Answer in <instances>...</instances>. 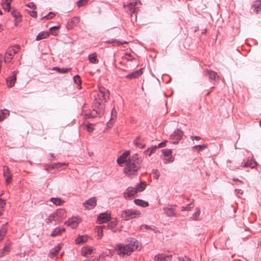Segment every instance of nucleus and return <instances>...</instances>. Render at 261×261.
Here are the masks:
<instances>
[{"label":"nucleus","instance_id":"e2e57ef3","mask_svg":"<svg viewBox=\"0 0 261 261\" xmlns=\"http://www.w3.org/2000/svg\"><path fill=\"white\" fill-rule=\"evenodd\" d=\"M167 141H164L162 142L159 144L158 146H157V148H162L166 145Z\"/></svg>","mask_w":261,"mask_h":261},{"label":"nucleus","instance_id":"20e7f679","mask_svg":"<svg viewBox=\"0 0 261 261\" xmlns=\"http://www.w3.org/2000/svg\"><path fill=\"white\" fill-rule=\"evenodd\" d=\"M140 212L137 210H126L122 211L121 217L124 220H128L140 216Z\"/></svg>","mask_w":261,"mask_h":261},{"label":"nucleus","instance_id":"052dcab7","mask_svg":"<svg viewBox=\"0 0 261 261\" xmlns=\"http://www.w3.org/2000/svg\"><path fill=\"white\" fill-rule=\"evenodd\" d=\"M235 192L236 195L240 197V194L242 195L243 194V191L241 189H235Z\"/></svg>","mask_w":261,"mask_h":261},{"label":"nucleus","instance_id":"f257e3e1","mask_svg":"<svg viewBox=\"0 0 261 261\" xmlns=\"http://www.w3.org/2000/svg\"><path fill=\"white\" fill-rule=\"evenodd\" d=\"M94 100L93 110H83L82 115L85 119L93 118L104 114L105 102L109 98L110 93L108 89L103 87L98 88V91L93 92Z\"/></svg>","mask_w":261,"mask_h":261},{"label":"nucleus","instance_id":"ddd939ff","mask_svg":"<svg viewBox=\"0 0 261 261\" xmlns=\"http://www.w3.org/2000/svg\"><path fill=\"white\" fill-rule=\"evenodd\" d=\"M79 222H77L76 217H72L69 219L65 222V224L70 226L72 229H75L77 227Z\"/></svg>","mask_w":261,"mask_h":261},{"label":"nucleus","instance_id":"b1692460","mask_svg":"<svg viewBox=\"0 0 261 261\" xmlns=\"http://www.w3.org/2000/svg\"><path fill=\"white\" fill-rule=\"evenodd\" d=\"M97 55L96 53L91 54L89 55L88 58L90 62L93 64H97L99 62V60L97 58Z\"/></svg>","mask_w":261,"mask_h":261},{"label":"nucleus","instance_id":"0eeeda50","mask_svg":"<svg viewBox=\"0 0 261 261\" xmlns=\"http://www.w3.org/2000/svg\"><path fill=\"white\" fill-rule=\"evenodd\" d=\"M54 214L56 218V223L57 224L61 223L66 216V211L63 208L58 209Z\"/></svg>","mask_w":261,"mask_h":261},{"label":"nucleus","instance_id":"c85d7f7f","mask_svg":"<svg viewBox=\"0 0 261 261\" xmlns=\"http://www.w3.org/2000/svg\"><path fill=\"white\" fill-rule=\"evenodd\" d=\"M93 252V249L90 247H86L83 248L81 250V254L84 256H86L87 255L91 254Z\"/></svg>","mask_w":261,"mask_h":261},{"label":"nucleus","instance_id":"c9c22d12","mask_svg":"<svg viewBox=\"0 0 261 261\" xmlns=\"http://www.w3.org/2000/svg\"><path fill=\"white\" fill-rule=\"evenodd\" d=\"M73 81L74 83L77 84V88L79 89L81 88V80L79 75H76L73 77Z\"/></svg>","mask_w":261,"mask_h":261},{"label":"nucleus","instance_id":"6e6d98bb","mask_svg":"<svg viewBox=\"0 0 261 261\" xmlns=\"http://www.w3.org/2000/svg\"><path fill=\"white\" fill-rule=\"evenodd\" d=\"M116 114H117L116 110L115 109V108H113V109H112V112H111V118L109 120V122H110L111 121V120L113 119L114 117H116Z\"/></svg>","mask_w":261,"mask_h":261},{"label":"nucleus","instance_id":"4c0bfd02","mask_svg":"<svg viewBox=\"0 0 261 261\" xmlns=\"http://www.w3.org/2000/svg\"><path fill=\"white\" fill-rule=\"evenodd\" d=\"M9 251L8 245H5L3 249L0 250V257L5 256Z\"/></svg>","mask_w":261,"mask_h":261},{"label":"nucleus","instance_id":"9b49d317","mask_svg":"<svg viewBox=\"0 0 261 261\" xmlns=\"http://www.w3.org/2000/svg\"><path fill=\"white\" fill-rule=\"evenodd\" d=\"M129 155V152L128 151H126L123 152L118 159L117 160V162L118 164L121 166H123V164L125 163L126 164V162L127 161V158L128 156Z\"/></svg>","mask_w":261,"mask_h":261},{"label":"nucleus","instance_id":"423d86ee","mask_svg":"<svg viewBox=\"0 0 261 261\" xmlns=\"http://www.w3.org/2000/svg\"><path fill=\"white\" fill-rule=\"evenodd\" d=\"M184 133L180 129H177L170 136V139L172 144H177L182 139Z\"/></svg>","mask_w":261,"mask_h":261},{"label":"nucleus","instance_id":"a878e982","mask_svg":"<svg viewBox=\"0 0 261 261\" xmlns=\"http://www.w3.org/2000/svg\"><path fill=\"white\" fill-rule=\"evenodd\" d=\"M135 188L137 191V193L143 191L146 188L145 182H140V183L136 185V188Z\"/></svg>","mask_w":261,"mask_h":261},{"label":"nucleus","instance_id":"774afa93","mask_svg":"<svg viewBox=\"0 0 261 261\" xmlns=\"http://www.w3.org/2000/svg\"><path fill=\"white\" fill-rule=\"evenodd\" d=\"M27 6L31 9H33L36 7L35 5L33 3H29Z\"/></svg>","mask_w":261,"mask_h":261},{"label":"nucleus","instance_id":"2eb2a0df","mask_svg":"<svg viewBox=\"0 0 261 261\" xmlns=\"http://www.w3.org/2000/svg\"><path fill=\"white\" fill-rule=\"evenodd\" d=\"M80 22L79 17H72L70 20H68L67 24V29L71 30Z\"/></svg>","mask_w":261,"mask_h":261},{"label":"nucleus","instance_id":"a211bd4d","mask_svg":"<svg viewBox=\"0 0 261 261\" xmlns=\"http://www.w3.org/2000/svg\"><path fill=\"white\" fill-rule=\"evenodd\" d=\"M156 261H171L172 255H165L163 254H159L154 257Z\"/></svg>","mask_w":261,"mask_h":261},{"label":"nucleus","instance_id":"864d4df0","mask_svg":"<svg viewBox=\"0 0 261 261\" xmlns=\"http://www.w3.org/2000/svg\"><path fill=\"white\" fill-rule=\"evenodd\" d=\"M153 173L154 174L153 177L158 179L160 176V173L157 169H153L152 171Z\"/></svg>","mask_w":261,"mask_h":261},{"label":"nucleus","instance_id":"7c9ffc66","mask_svg":"<svg viewBox=\"0 0 261 261\" xmlns=\"http://www.w3.org/2000/svg\"><path fill=\"white\" fill-rule=\"evenodd\" d=\"M134 202L136 204L141 206L143 207H145L148 206L149 204L148 202L144 201L142 199H136L134 200Z\"/></svg>","mask_w":261,"mask_h":261},{"label":"nucleus","instance_id":"37998d69","mask_svg":"<svg viewBox=\"0 0 261 261\" xmlns=\"http://www.w3.org/2000/svg\"><path fill=\"white\" fill-rule=\"evenodd\" d=\"M118 222L116 220L110 221L108 224V227L109 229H113L117 225Z\"/></svg>","mask_w":261,"mask_h":261},{"label":"nucleus","instance_id":"9d476101","mask_svg":"<svg viewBox=\"0 0 261 261\" xmlns=\"http://www.w3.org/2000/svg\"><path fill=\"white\" fill-rule=\"evenodd\" d=\"M129 243L127 245L130 248L132 251H134L135 250H140V243L135 239L131 238L129 241H128Z\"/></svg>","mask_w":261,"mask_h":261},{"label":"nucleus","instance_id":"e433bc0d","mask_svg":"<svg viewBox=\"0 0 261 261\" xmlns=\"http://www.w3.org/2000/svg\"><path fill=\"white\" fill-rule=\"evenodd\" d=\"M60 249L61 246L59 244L56 247L51 250L50 254H51L53 256H55L57 255Z\"/></svg>","mask_w":261,"mask_h":261},{"label":"nucleus","instance_id":"5701e85b","mask_svg":"<svg viewBox=\"0 0 261 261\" xmlns=\"http://www.w3.org/2000/svg\"><path fill=\"white\" fill-rule=\"evenodd\" d=\"M65 231L64 228L57 227L50 234V236L54 237L57 236L61 234L63 232Z\"/></svg>","mask_w":261,"mask_h":261},{"label":"nucleus","instance_id":"4be33fe9","mask_svg":"<svg viewBox=\"0 0 261 261\" xmlns=\"http://www.w3.org/2000/svg\"><path fill=\"white\" fill-rule=\"evenodd\" d=\"M257 164L256 162L253 160L251 159L250 160H248L247 162H244V167H250L251 168H253L257 166Z\"/></svg>","mask_w":261,"mask_h":261},{"label":"nucleus","instance_id":"338daca9","mask_svg":"<svg viewBox=\"0 0 261 261\" xmlns=\"http://www.w3.org/2000/svg\"><path fill=\"white\" fill-rule=\"evenodd\" d=\"M141 229H142L144 228L146 229H152L151 227H150L148 225L144 224L141 226L140 227Z\"/></svg>","mask_w":261,"mask_h":261},{"label":"nucleus","instance_id":"69168bd1","mask_svg":"<svg viewBox=\"0 0 261 261\" xmlns=\"http://www.w3.org/2000/svg\"><path fill=\"white\" fill-rule=\"evenodd\" d=\"M82 237H81V236H80L79 237L75 239V243L76 244H79L80 243H82Z\"/></svg>","mask_w":261,"mask_h":261},{"label":"nucleus","instance_id":"8fccbe9b","mask_svg":"<svg viewBox=\"0 0 261 261\" xmlns=\"http://www.w3.org/2000/svg\"><path fill=\"white\" fill-rule=\"evenodd\" d=\"M88 3L86 0H79L77 2L76 4L79 7L85 6Z\"/></svg>","mask_w":261,"mask_h":261},{"label":"nucleus","instance_id":"c756f323","mask_svg":"<svg viewBox=\"0 0 261 261\" xmlns=\"http://www.w3.org/2000/svg\"><path fill=\"white\" fill-rule=\"evenodd\" d=\"M53 70L57 71L59 73H65L71 70V68H60L58 67H54Z\"/></svg>","mask_w":261,"mask_h":261},{"label":"nucleus","instance_id":"a18cd8bd","mask_svg":"<svg viewBox=\"0 0 261 261\" xmlns=\"http://www.w3.org/2000/svg\"><path fill=\"white\" fill-rule=\"evenodd\" d=\"M163 155L165 156H169L171 155L172 150L169 149H164L162 150Z\"/></svg>","mask_w":261,"mask_h":261},{"label":"nucleus","instance_id":"39448f33","mask_svg":"<svg viewBox=\"0 0 261 261\" xmlns=\"http://www.w3.org/2000/svg\"><path fill=\"white\" fill-rule=\"evenodd\" d=\"M116 251L117 254L120 256H124V255H129L132 252L129 245L123 244H118L116 245Z\"/></svg>","mask_w":261,"mask_h":261},{"label":"nucleus","instance_id":"ea45409f","mask_svg":"<svg viewBox=\"0 0 261 261\" xmlns=\"http://www.w3.org/2000/svg\"><path fill=\"white\" fill-rule=\"evenodd\" d=\"M54 221L56 222V218H55V215H54V213H52L51 215H50L45 219V222L47 224H49V223H51V222H53Z\"/></svg>","mask_w":261,"mask_h":261},{"label":"nucleus","instance_id":"09e8293b","mask_svg":"<svg viewBox=\"0 0 261 261\" xmlns=\"http://www.w3.org/2000/svg\"><path fill=\"white\" fill-rule=\"evenodd\" d=\"M200 214V209L198 208H197L196 209V211H195V213L193 215V219L194 220H197V218L199 216Z\"/></svg>","mask_w":261,"mask_h":261},{"label":"nucleus","instance_id":"3c124183","mask_svg":"<svg viewBox=\"0 0 261 261\" xmlns=\"http://www.w3.org/2000/svg\"><path fill=\"white\" fill-rule=\"evenodd\" d=\"M123 58H124L125 60H126L127 61H132L134 59L132 57V56L130 54H127V53L125 54V56H124L123 57Z\"/></svg>","mask_w":261,"mask_h":261},{"label":"nucleus","instance_id":"cd10ccee","mask_svg":"<svg viewBox=\"0 0 261 261\" xmlns=\"http://www.w3.org/2000/svg\"><path fill=\"white\" fill-rule=\"evenodd\" d=\"M134 143L137 147L144 148L145 147V144L141 143V138L139 136L137 137L136 139L134 140Z\"/></svg>","mask_w":261,"mask_h":261},{"label":"nucleus","instance_id":"49530a36","mask_svg":"<svg viewBox=\"0 0 261 261\" xmlns=\"http://www.w3.org/2000/svg\"><path fill=\"white\" fill-rule=\"evenodd\" d=\"M194 206L193 202H191L190 204H188L186 206L182 207L181 211H190L191 210Z\"/></svg>","mask_w":261,"mask_h":261},{"label":"nucleus","instance_id":"f3484780","mask_svg":"<svg viewBox=\"0 0 261 261\" xmlns=\"http://www.w3.org/2000/svg\"><path fill=\"white\" fill-rule=\"evenodd\" d=\"M137 193L135 188L130 187L127 188L126 191L124 193V196L125 198H128L134 196Z\"/></svg>","mask_w":261,"mask_h":261},{"label":"nucleus","instance_id":"5fc2aeb1","mask_svg":"<svg viewBox=\"0 0 261 261\" xmlns=\"http://www.w3.org/2000/svg\"><path fill=\"white\" fill-rule=\"evenodd\" d=\"M9 49H12L13 50V51L15 52V55L17 53L19 49H20V47L18 45H15L13 47H9Z\"/></svg>","mask_w":261,"mask_h":261},{"label":"nucleus","instance_id":"393cba45","mask_svg":"<svg viewBox=\"0 0 261 261\" xmlns=\"http://www.w3.org/2000/svg\"><path fill=\"white\" fill-rule=\"evenodd\" d=\"M50 33L47 32H41L36 36V40L39 41L46 38L49 36Z\"/></svg>","mask_w":261,"mask_h":261},{"label":"nucleus","instance_id":"4468645a","mask_svg":"<svg viewBox=\"0 0 261 261\" xmlns=\"http://www.w3.org/2000/svg\"><path fill=\"white\" fill-rule=\"evenodd\" d=\"M205 72L206 75L208 76L210 81L219 80L220 76L216 72L209 69H206Z\"/></svg>","mask_w":261,"mask_h":261},{"label":"nucleus","instance_id":"412c9836","mask_svg":"<svg viewBox=\"0 0 261 261\" xmlns=\"http://www.w3.org/2000/svg\"><path fill=\"white\" fill-rule=\"evenodd\" d=\"M165 213L168 217H175L176 216L175 210L172 207L164 208Z\"/></svg>","mask_w":261,"mask_h":261},{"label":"nucleus","instance_id":"f8f14e48","mask_svg":"<svg viewBox=\"0 0 261 261\" xmlns=\"http://www.w3.org/2000/svg\"><path fill=\"white\" fill-rule=\"evenodd\" d=\"M17 73V72L16 71H14L12 72V76L7 79V85L8 87L11 88L14 86L16 80Z\"/></svg>","mask_w":261,"mask_h":261},{"label":"nucleus","instance_id":"dca6fc26","mask_svg":"<svg viewBox=\"0 0 261 261\" xmlns=\"http://www.w3.org/2000/svg\"><path fill=\"white\" fill-rule=\"evenodd\" d=\"M143 68H141L138 70L133 72L130 74H128L125 76L126 79L132 80L139 77L143 73Z\"/></svg>","mask_w":261,"mask_h":261},{"label":"nucleus","instance_id":"6ab92c4d","mask_svg":"<svg viewBox=\"0 0 261 261\" xmlns=\"http://www.w3.org/2000/svg\"><path fill=\"white\" fill-rule=\"evenodd\" d=\"M14 55L15 52L12 49L8 48L5 56V62L6 63L10 62Z\"/></svg>","mask_w":261,"mask_h":261},{"label":"nucleus","instance_id":"1a4fd4ad","mask_svg":"<svg viewBox=\"0 0 261 261\" xmlns=\"http://www.w3.org/2000/svg\"><path fill=\"white\" fill-rule=\"evenodd\" d=\"M111 220V215L108 213H101L97 217V221L99 224H102L109 222Z\"/></svg>","mask_w":261,"mask_h":261},{"label":"nucleus","instance_id":"f03ea898","mask_svg":"<svg viewBox=\"0 0 261 261\" xmlns=\"http://www.w3.org/2000/svg\"><path fill=\"white\" fill-rule=\"evenodd\" d=\"M142 160L138 157V154H134L129 158L123 169L124 173L129 178H133L138 174L140 168Z\"/></svg>","mask_w":261,"mask_h":261},{"label":"nucleus","instance_id":"0e129e2a","mask_svg":"<svg viewBox=\"0 0 261 261\" xmlns=\"http://www.w3.org/2000/svg\"><path fill=\"white\" fill-rule=\"evenodd\" d=\"M6 182L7 184H10L12 181V176L9 175V176L6 177Z\"/></svg>","mask_w":261,"mask_h":261},{"label":"nucleus","instance_id":"f704fd0d","mask_svg":"<svg viewBox=\"0 0 261 261\" xmlns=\"http://www.w3.org/2000/svg\"><path fill=\"white\" fill-rule=\"evenodd\" d=\"M157 148V146L156 145L151 146L150 148H148L147 149L145 150L144 151V153L145 154H148L149 156L151 155V154L153 153Z\"/></svg>","mask_w":261,"mask_h":261},{"label":"nucleus","instance_id":"bf43d9fd","mask_svg":"<svg viewBox=\"0 0 261 261\" xmlns=\"http://www.w3.org/2000/svg\"><path fill=\"white\" fill-rule=\"evenodd\" d=\"M15 19H14V24H15V26H17L19 24V23H20L21 21V17H14Z\"/></svg>","mask_w":261,"mask_h":261},{"label":"nucleus","instance_id":"2f4dec72","mask_svg":"<svg viewBox=\"0 0 261 261\" xmlns=\"http://www.w3.org/2000/svg\"><path fill=\"white\" fill-rule=\"evenodd\" d=\"M6 223L5 224L3 225L0 229V242L3 239L7 232V227L6 226Z\"/></svg>","mask_w":261,"mask_h":261},{"label":"nucleus","instance_id":"6e6552de","mask_svg":"<svg viewBox=\"0 0 261 261\" xmlns=\"http://www.w3.org/2000/svg\"><path fill=\"white\" fill-rule=\"evenodd\" d=\"M97 200L95 197L89 198L85 201L83 203L84 206L86 208L91 209L95 207L96 205Z\"/></svg>","mask_w":261,"mask_h":261},{"label":"nucleus","instance_id":"a19ab883","mask_svg":"<svg viewBox=\"0 0 261 261\" xmlns=\"http://www.w3.org/2000/svg\"><path fill=\"white\" fill-rule=\"evenodd\" d=\"M68 166V164H66L65 163H54L51 165V168L52 169H58L60 167H61L62 166Z\"/></svg>","mask_w":261,"mask_h":261},{"label":"nucleus","instance_id":"4d7b16f0","mask_svg":"<svg viewBox=\"0 0 261 261\" xmlns=\"http://www.w3.org/2000/svg\"><path fill=\"white\" fill-rule=\"evenodd\" d=\"M59 28V26H54L50 28L49 30L51 32V34L54 35H56L57 34V33L54 31L55 30H57Z\"/></svg>","mask_w":261,"mask_h":261},{"label":"nucleus","instance_id":"aec40b11","mask_svg":"<svg viewBox=\"0 0 261 261\" xmlns=\"http://www.w3.org/2000/svg\"><path fill=\"white\" fill-rule=\"evenodd\" d=\"M252 9L256 13L261 11V0H256L252 6Z\"/></svg>","mask_w":261,"mask_h":261},{"label":"nucleus","instance_id":"bb28decb","mask_svg":"<svg viewBox=\"0 0 261 261\" xmlns=\"http://www.w3.org/2000/svg\"><path fill=\"white\" fill-rule=\"evenodd\" d=\"M1 5L5 11L10 12L12 9L11 8V3L4 0L2 1Z\"/></svg>","mask_w":261,"mask_h":261},{"label":"nucleus","instance_id":"79ce46f5","mask_svg":"<svg viewBox=\"0 0 261 261\" xmlns=\"http://www.w3.org/2000/svg\"><path fill=\"white\" fill-rule=\"evenodd\" d=\"M207 147V145H198L193 147V149H196L198 151H201Z\"/></svg>","mask_w":261,"mask_h":261},{"label":"nucleus","instance_id":"13d9d810","mask_svg":"<svg viewBox=\"0 0 261 261\" xmlns=\"http://www.w3.org/2000/svg\"><path fill=\"white\" fill-rule=\"evenodd\" d=\"M86 127V130L90 133L92 132L94 129L93 127L92 126V124H88L87 125Z\"/></svg>","mask_w":261,"mask_h":261},{"label":"nucleus","instance_id":"c03bdc74","mask_svg":"<svg viewBox=\"0 0 261 261\" xmlns=\"http://www.w3.org/2000/svg\"><path fill=\"white\" fill-rule=\"evenodd\" d=\"M10 12L12 16H21L19 12L14 8L11 9Z\"/></svg>","mask_w":261,"mask_h":261},{"label":"nucleus","instance_id":"473e14b6","mask_svg":"<svg viewBox=\"0 0 261 261\" xmlns=\"http://www.w3.org/2000/svg\"><path fill=\"white\" fill-rule=\"evenodd\" d=\"M50 201L56 205H61L64 202L63 200L58 197H52Z\"/></svg>","mask_w":261,"mask_h":261},{"label":"nucleus","instance_id":"603ef678","mask_svg":"<svg viewBox=\"0 0 261 261\" xmlns=\"http://www.w3.org/2000/svg\"><path fill=\"white\" fill-rule=\"evenodd\" d=\"M174 159L173 157L170 156L168 158L165 159L164 160V163L165 164H168L170 163H172L174 161Z\"/></svg>","mask_w":261,"mask_h":261},{"label":"nucleus","instance_id":"de8ad7c7","mask_svg":"<svg viewBox=\"0 0 261 261\" xmlns=\"http://www.w3.org/2000/svg\"><path fill=\"white\" fill-rule=\"evenodd\" d=\"M11 175L10 170L7 166L4 167V176L5 177Z\"/></svg>","mask_w":261,"mask_h":261},{"label":"nucleus","instance_id":"58836bf2","mask_svg":"<svg viewBox=\"0 0 261 261\" xmlns=\"http://www.w3.org/2000/svg\"><path fill=\"white\" fill-rule=\"evenodd\" d=\"M106 228L105 226H98L96 228V232L99 239H100L103 236V229Z\"/></svg>","mask_w":261,"mask_h":261},{"label":"nucleus","instance_id":"72a5a7b5","mask_svg":"<svg viewBox=\"0 0 261 261\" xmlns=\"http://www.w3.org/2000/svg\"><path fill=\"white\" fill-rule=\"evenodd\" d=\"M9 111L6 109L0 111V121H3L9 115Z\"/></svg>","mask_w":261,"mask_h":261},{"label":"nucleus","instance_id":"7ed1b4c3","mask_svg":"<svg viewBox=\"0 0 261 261\" xmlns=\"http://www.w3.org/2000/svg\"><path fill=\"white\" fill-rule=\"evenodd\" d=\"M127 4H124V8L132 15L137 13L142 4L140 0H128Z\"/></svg>","mask_w":261,"mask_h":261},{"label":"nucleus","instance_id":"680f3d73","mask_svg":"<svg viewBox=\"0 0 261 261\" xmlns=\"http://www.w3.org/2000/svg\"><path fill=\"white\" fill-rule=\"evenodd\" d=\"M5 206H6L5 200L3 199L2 198H0V207L5 208Z\"/></svg>","mask_w":261,"mask_h":261}]
</instances>
